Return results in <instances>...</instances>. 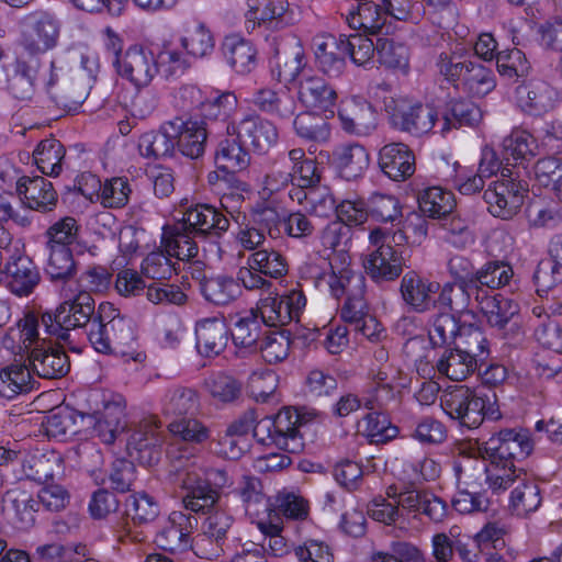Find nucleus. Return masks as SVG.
<instances>
[{"mask_svg":"<svg viewBox=\"0 0 562 562\" xmlns=\"http://www.w3.org/2000/svg\"><path fill=\"white\" fill-rule=\"evenodd\" d=\"M36 63L16 60L4 89L20 100H27L33 95L36 79Z\"/></svg>","mask_w":562,"mask_h":562,"instance_id":"52","label":"nucleus"},{"mask_svg":"<svg viewBox=\"0 0 562 562\" xmlns=\"http://www.w3.org/2000/svg\"><path fill=\"white\" fill-rule=\"evenodd\" d=\"M247 263L263 276L273 279L284 276L288 271L284 257L276 250H257L247 258Z\"/></svg>","mask_w":562,"mask_h":562,"instance_id":"62","label":"nucleus"},{"mask_svg":"<svg viewBox=\"0 0 562 562\" xmlns=\"http://www.w3.org/2000/svg\"><path fill=\"white\" fill-rule=\"evenodd\" d=\"M435 67L448 82L456 88L461 86L474 97H484L495 88L493 71L482 64L441 53L436 58Z\"/></svg>","mask_w":562,"mask_h":562,"instance_id":"6","label":"nucleus"},{"mask_svg":"<svg viewBox=\"0 0 562 562\" xmlns=\"http://www.w3.org/2000/svg\"><path fill=\"white\" fill-rule=\"evenodd\" d=\"M170 125L173 126L172 140L175 149L177 148L183 156L196 159L204 154L207 130L205 122L194 119L173 117Z\"/></svg>","mask_w":562,"mask_h":562,"instance_id":"20","label":"nucleus"},{"mask_svg":"<svg viewBox=\"0 0 562 562\" xmlns=\"http://www.w3.org/2000/svg\"><path fill=\"white\" fill-rule=\"evenodd\" d=\"M387 21L389 19L384 10L375 2L368 0L359 2L357 8L350 10L346 15V22L351 29L370 34H375L383 30H385V33H390L392 26Z\"/></svg>","mask_w":562,"mask_h":562,"instance_id":"29","label":"nucleus"},{"mask_svg":"<svg viewBox=\"0 0 562 562\" xmlns=\"http://www.w3.org/2000/svg\"><path fill=\"white\" fill-rule=\"evenodd\" d=\"M157 420H145L139 425V428L132 434L127 442L130 456L137 459L139 462L144 461L143 453L153 448H157L161 443V436Z\"/></svg>","mask_w":562,"mask_h":562,"instance_id":"55","label":"nucleus"},{"mask_svg":"<svg viewBox=\"0 0 562 562\" xmlns=\"http://www.w3.org/2000/svg\"><path fill=\"white\" fill-rule=\"evenodd\" d=\"M294 187L292 189H308L321 183L322 173L314 159L306 158L302 148H293L288 153Z\"/></svg>","mask_w":562,"mask_h":562,"instance_id":"45","label":"nucleus"},{"mask_svg":"<svg viewBox=\"0 0 562 562\" xmlns=\"http://www.w3.org/2000/svg\"><path fill=\"white\" fill-rule=\"evenodd\" d=\"M157 74L164 78H178L191 67V60L181 46L171 41L164 42L155 55Z\"/></svg>","mask_w":562,"mask_h":562,"instance_id":"42","label":"nucleus"},{"mask_svg":"<svg viewBox=\"0 0 562 562\" xmlns=\"http://www.w3.org/2000/svg\"><path fill=\"white\" fill-rule=\"evenodd\" d=\"M261 319L256 311L251 308L237 316L232 330V339L236 346L250 348L256 346L261 336Z\"/></svg>","mask_w":562,"mask_h":562,"instance_id":"53","label":"nucleus"},{"mask_svg":"<svg viewBox=\"0 0 562 562\" xmlns=\"http://www.w3.org/2000/svg\"><path fill=\"white\" fill-rule=\"evenodd\" d=\"M454 348L469 352L484 364L490 355L483 330L473 324L461 325Z\"/></svg>","mask_w":562,"mask_h":562,"instance_id":"57","label":"nucleus"},{"mask_svg":"<svg viewBox=\"0 0 562 562\" xmlns=\"http://www.w3.org/2000/svg\"><path fill=\"white\" fill-rule=\"evenodd\" d=\"M94 313V300L88 291L79 292L72 300L63 302L55 313L45 312L41 322L34 315H26L16 327H11L3 338V347L14 355L29 353L32 346L41 347L38 327L58 339H68V331L87 325Z\"/></svg>","mask_w":562,"mask_h":562,"instance_id":"1","label":"nucleus"},{"mask_svg":"<svg viewBox=\"0 0 562 562\" xmlns=\"http://www.w3.org/2000/svg\"><path fill=\"white\" fill-rule=\"evenodd\" d=\"M179 42L189 58H203L214 49L211 31L200 22L187 23Z\"/></svg>","mask_w":562,"mask_h":562,"instance_id":"43","label":"nucleus"},{"mask_svg":"<svg viewBox=\"0 0 562 562\" xmlns=\"http://www.w3.org/2000/svg\"><path fill=\"white\" fill-rule=\"evenodd\" d=\"M326 268L311 262L306 273L319 291H327L335 299L346 296L341 307V318L350 324H359L368 316L369 308L364 300L366 279L352 268L351 256L346 250H334L324 262Z\"/></svg>","mask_w":562,"mask_h":562,"instance_id":"2","label":"nucleus"},{"mask_svg":"<svg viewBox=\"0 0 562 562\" xmlns=\"http://www.w3.org/2000/svg\"><path fill=\"white\" fill-rule=\"evenodd\" d=\"M304 47L299 37L289 35L277 45L276 54L270 60L271 75L279 82H299L303 72H310L307 68Z\"/></svg>","mask_w":562,"mask_h":562,"instance_id":"12","label":"nucleus"},{"mask_svg":"<svg viewBox=\"0 0 562 562\" xmlns=\"http://www.w3.org/2000/svg\"><path fill=\"white\" fill-rule=\"evenodd\" d=\"M440 408L451 418L470 429L477 428L485 418L502 417L494 393H483L465 385L454 386L440 396Z\"/></svg>","mask_w":562,"mask_h":562,"instance_id":"4","label":"nucleus"},{"mask_svg":"<svg viewBox=\"0 0 562 562\" xmlns=\"http://www.w3.org/2000/svg\"><path fill=\"white\" fill-rule=\"evenodd\" d=\"M535 148V139L528 132L514 131L503 140V159L507 165L510 160L518 162L532 157Z\"/></svg>","mask_w":562,"mask_h":562,"instance_id":"64","label":"nucleus"},{"mask_svg":"<svg viewBox=\"0 0 562 562\" xmlns=\"http://www.w3.org/2000/svg\"><path fill=\"white\" fill-rule=\"evenodd\" d=\"M461 325L450 313H439L429 323L428 341L430 350H448L454 347Z\"/></svg>","mask_w":562,"mask_h":562,"instance_id":"44","label":"nucleus"},{"mask_svg":"<svg viewBox=\"0 0 562 562\" xmlns=\"http://www.w3.org/2000/svg\"><path fill=\"white\" fill-rule=\"evenodd\" d=\"M239 495L247 515L251 518L259 520L261 515L270 513L269 499L263 494L261 482L258 479L244 476Z\"/></svg>","mask_w":562,"mask_h":562,"instance_id":"54","label":"nucleus"},{"mask_svg":"<svg viewBox=\"0 0 562 562\" xmlns=\"http://www.w3.org/2000/svg\"><path fill=\"white\" fill-rule=\"evenodd\" d=\"M383 103L384 110L395 127L409 133L418 130L420 114L418 100L402 95H387Z\"/></svg>","mask_w":562,"mask_h":562,"instance_id":"32","label":"nucleus"},{"mask_svg":"<svg viewBox=\"0 0 562 562\" xmlns=\"http://www.w3.org/2000/svg\"><path fill=\"white\" fill-rule=\"evenodd\" d=\"M276 445L289 452H297L302 440L297 436L299 427L303 425V416L296 408L281 409L273 418Z\"/></svg>","mask_w":562,"mask_h":562,"instance_id":"31","label":"nucleus"},{"mask_svg":"<svg viewBox=\"0 0 562 562\" xmlns=\"http://www.w3.org/2000/svg\"><path fill=\"white\" fill-rule=\"evenodd\" d=\"M92 85L86 81L81 76L70 78L68 76H59L53 70L46 83L47 92L50 98L68 111H76L88 98Z\"/></svg>","mask_w":562,"mask_h":562,"instance_id":"19","label":"nucleus"},{"mask_svg":"<svg viewBox=\"0 0 562 562\" xmlns=\"http://www.w3.org/2000/svg\"><path fill=\"white\" fill-rule=\"evenodd\" d=\"M190 232L176 226L170 231H165L161 246L170 258L178 261H190L199 251L196 243L190 236Z\"/></svg>","mask_w":562,"mask_h":562,"instance_id":"48","label":"nucleus"},{"mask_svg":"<svg viewBox=\"0 0 562 562\" xmlns=\"http://www.w3.org/2000/svg\"><path fill=\"white\" fill-rule=\"evenodd\" d=\"M175 218L183 231L195 235L221 236L229 227L228 218L216 207L209 204H190L182 200L175 211Z\"/></svg>","mask_w":562,"mask_h":562,"instance_id":"11","label":"nucleus"},{"mask_svg":"<svg viewBox=\"0 0 562 562\" xmlns=\"http://www.w3.org/2000/svg\"><path fill=\"white\" fill-rule=\"evenodd\" d=\"M190 532V517L182 512H172L157 533L156 543L166 551H180L188 547Z\"/></svg>","mask_w":562,"mask_h":562,"instance_id":"34","label":"nucleus"},{"mask_svg":"<svg viewBox=\"0 0 562 562\" xmlns=\"http://www.w3.org/2000/svg\"><path fill=\"white\" fill-rule=\"evenodd\" d=\"M334 158L340 176L346 180L362 177L370 165L368 150L357 143L337 148Z\"/></svg>","mask_w":562,"mask_h":562,"instance_id":"38","label":"nucleus"},{"mask_svg":"<svg viewBox=\"0 0 562 562\" xmlns=\"http://www.w3.org/2000/svg\"><path fill=\"white\" fill-rule=\"evenodd\" d=\"M456 207L454 195L442 187L424 189V216L431 220H445Z\"/></svg>","mask_w":562,"mask_h":562,"instance_id":"56","label":"nucleus"},{"mask_svg":"<svg viewBox=\"0 0 562 562\" xmlns=\"http://www.w3.org/2000/svg\"><path fill=\"white\" fill-rule=\"evenodd\" d=\"M337 116L341 128L351 135L367 136L376 127V115L372 105L362 97L342 98Z\"/></svg>","mask_w":562,"mask_h":562,"instance_id":"17","label":"nucleus"},{"mask_svg":"<svg viewBox=\"0 0 562 562\" xmlns=\"http://www.w3.org/2000/svg\"><path fill=\"white\" fill-rule=\"evenodd\" d=\"M476 303L491 328L503 338L518 340L522 336V327L518 319V304L501 294L491 295L487 290L476 293Z\"/></svg>","mask_w":562,"mask_h":562,"instance_id":"7","label":"nucleus"},{"mask_svg":"<svg viewBox=\"0 0 562 562\" xmlns=\"http://www.w3.org/2000/svg\"><path fill=\"white\" fill-rule=\"evenodd\" d=\"M173 471L175 482L187 492L182 498L183 505L193 513H204L217 502L218 494L210 483L213 475L221 479L215 481L216 485L226 483L222 471H207L198 457L181 456L173 464Z\"/></svg>","mask_w":562,"mask_h":562,"instance_id":"3","label":"nucleus"},{"mask_svg":"<svg viewBox=\"0 0 562 562\" xmlns=\"http://www.w3.org/2000/svg\"><path fill=\"white\" fill-rule=\"evenodd\" d=\"M316 61L321 69L331 77L342 74L346 66V48L344 35L318 34L312 42Z\"/></svg>","mask_w":562,"mask_h":562,"instance_id":"23","label":"nucleus"},{"mask_svg":"<svg viewBox=\"0 0 562 562\" xmlns=\"http://www.w3.org/2000/svg\"><path fill=\"white\" fill-rule=\"evenodd\" d=\"M358 432L369 439L371 443H385L394 439L398 429L392 425L386 415L369 413L358 422Z\"/></svg>","mask_w":562,"mask_h":562,"instance_id":"49","label":"nucleus"},{"mask_svg":"<svg viewBox=\"0 0 562 562\" xmlns=\"http://www.w3.org/2000/svg\"><path fill=\"white\" fill-rule=\"evenodd\" d=\"M386 494L396 499L401 514V529H418L420 519L422 491L417 482H398L387 487Z\"/></svg>","mask_w":562,"mask_h":562,"instance_id":"22","label":"nucleus"},{"mask_svg":"<svg viewBox=\"0 0 562 562\" xmlns=\"http://www.w3.org/2000/svg\"><path fill=\"white\" fill-rule=\"evenodd\" d=\"M7 273L11 277L10 289L19 296L31 294L41 280L35 263L26 256H19L7 265Z\"/></svg>","mask_w":562,"mask_h":562,"instance_id":"39","label":"nucleus"},{"mask_svg":"<svg viewBox=\"0 0 562 562\" xmlns=\"http://www.w3.org/2000/svg\"><path fill=\"white\" fill-rule=\"evenodd\" d=\"M31 389V373L23 364H12L0 371V396L11 400Z\"/></svg>","mask_w":562,"mask_h":562,"instance_id":"59","label":"nucleus"},{"mask_svg":"<svg viewBox=\"0 0 562 562\" xmlns=\"http://www.w3.org/2000/svg\"><path fill=\"white\" fill-rule=\"evenodd\" d=\"M203 296L217 305L234 301L240 293L238 283L229 277L217 276L205 279L201 284Z\"/></svg>","mask_w":562,"mask_h":562,"instance_id":"58","label":"nucleus"},{"mask_svg":"<svg viewBox=\"0 0 562 562\" xmlns=\"http://www.w3.org/2000/svg\"><path fill=\"white\" fill-rule=\"evenodd\" d=\"M226 133L259 155L268 153L279 138L276 125L254 112L228 122Z\"/></svg>","mask_w":562,"mask_h":562,"instance_id":"10","label":"nucleus"},{"mask_svg":"<svg viewBox=\"0 0 562 562\" xmlns=\"http://www.w3.org/2000/svg\"><path fill=\"white\" fill-rule=\"evenodd\" d=\"M532 450L530 434L522 428L502 429L480 447L482 457L491 463L509 465H515L516 460L527 458Z\"/></svg>","mask_w":562,"mask_h":562,"instance_id":"8","label":"nucleus"},{"mask_svg":"<svg viewBox=\"0 0 562 562\" xmlns=\"http://www.w3.org/2000/svg\"><path fill=\"white\" fill-rule=\"evenodd\" d=\"M196 349L201 356L216 357L227 347L229 330L224 319L209 317L195 325Z\"/></svg>","mask_w":562,"mask_h":562,"instance_id":"25","label":"nucleus"},{"mask_svg":"<svg viewBox=\"0 0 562 562\" xmlns=\"http://www.w3.org/2000/svg\"><path fill=\"white\" fill-rule=\"evenodd\" d=\"M126 401L117 393H103L100 407L82 416L92 435L105 445L114 442L117 434L124 429Z\"/></svg>","mask_w":562,"mask_h":562,"instance_id":"9","label":"nucleus"},{"mask_svg":"<svg viewBox=\"0 0 562 562\" xmlns=\"http://www.w3.org/2000/svg\"><path fill=\"white\" fill-rule=\"evenodd\" d=\"M516 98L524 112L539 116L555 108L558 92L547 81L532 79L516 88Z\"/></svg>","mask_w":562,"mask_h":562,"instance_id":"21","label":"nucleus"},{"mask_svg":"<svg viewBox=\"0 0 562 562\" xmlns=\"http://www.w3.org/2000/svg\"><path fill=\"white\" fill-rule=\"evenodd\" d=\"M249 103L261 112L277 115L281 119L291 117L295 111L294 100L283 90L276 91L270 88H260L254 92Z\"/></svg>","mask_w":562,"mask_h":562,"instance_id":"40","label":"nucleus"},{"mask_svg":"<svg viewBox=\"0 0 562 562\" xmlns=\"http://www.w3.org/2000/svg\"><path fill=\"white\" fill-rule=\"evenodd\" d=\"M65 150L55 138L43 139L33 151V159L38 170L47 176H57L61 171Z\"/></svg>","mask_w":562,"mask_h":562,"instance_id":"51","label":"nucleus"},{"mask_svg":"<svg viewBox=\"0 0 562 562\" xmlns=\"http://www.w3.org/2000/svg\"><path fill=\"white\" fill-rule=\"evenodd\" d=\"M306 297L300 290H292L286 295H272L269 292L267 296L261 297L257 304L262 324L269 327L285 326L291 322H297L304 307Z\"/></svg>","mask_w":562,"mask_h":562,"instance_id":"13","label":"nucleus"},{"mask_svg":"<svg viewBox=\"0 0 562 562\" xmlns=\"http://www.w3.org/2000/svg\"><path fill=\"white\" fill-rule=\"evenodd\" d=\"M542 503L537 481L525 471L518 472V481L510 493V506L518 516L536 512Z\"/></svg>","mask_w":562,"mask_h":562,"instance_id":"37","label":"nucleus"},{"mask_svg":"<svg viewBox=\"0 0 562 562\" xmlns=\"http://www.w3.org/2000/svg\"><path fill=\"white\" fill-rule=\"evenodd\" d=\"M32 369L44 379H56L65 375L70 368L64 350L43 339L41 347H34L30 355Z\"/></svg>","mask_w":562,"mask_h":562,"instance_id":"27","label":"nucleus"},{"mask_svg":"<svg viewBox=\"0 0 562 562\" xmlns=\"http://www.w3.org/2000/svg\"><path fill=\"white\" fill-rule=\"evenodd\" d=\"M155 54L139 45L130 46L113 61L117 75L135 88H145L157 76Z\"/></svg>","mask_w":562,"mask_h":562,"instance_id":"15","label":"nucleus"},{"mask_svg":"<svg viewBox=\"0 0 562 562\" xmlns=\"http://www.w3.org/2000/svg\"><path fill=\"white\" fill-rule=\"evenodd\" d=\"M49 255L45 271L52 280H67L76 272V263L68 247L54 245L47 247Z\"/></svg>","mask_w":562,"mask_h":562,"instance_id":"61","label":"nucleus"},{"mask_svg":"<svg viewBox=\"0 0 562 562\" xmlns=\"http://www.w3.org/2000/svg\"><path fill=\"white\" fill-rule=\"evenodd\" d=\"M315 112L307 110L296 115L293 122L295 133L306 140L326 143L331 135L330 125L327 122L328 115L322 117L316 115Z\"/></svg>","mask_w":562,"mask_h":562,"instance_id":"47","label":"nucleus"},{"mask_svg":"<svg viewBox=\"0 0 562 562\" xmlns=\"http://www.w3.org/2000/svg\"><path fill=\"white\" fill-rule=\"evenodd\" d=\"M18 193L27 207L36 211H50L57 202V193L52 182L43 177L19 181Z\"/></svg>","mask_w":562,"mask_h":562,"instance_id":"30","label":"nucleus"},{"mask_svg":"<svg viewBox=\"0 0 562 562\" xmlns=\"http://www.w3.org/2000/svg\"><path fill=\"white\" fill-rule=\"evenodd\" d=\"M525 187L520 181H494L484 191V200L490 213L502 220H509L524 204Z\"/></svg>","mask_w":562,"mask_h":562,"instance_id":"18","label":"nucleus"},{"mask_svg":"<svg viewBox=\"0 0 562 562\" xmlns=\"http://www.w3.org/2000/svg\"><path fill=\"white\" fill-rule=\"evenodd\" d=\"M300 103L307 110L321 113H329L334 116V106L337 101L336 90L319 75L313 70L303 72L295 86Z\"/></svg>","mask_w":562,"mask_h":562,"instance_id":"16","label":"nucleus"},{"mask_svg":"<svg viewBox=\"0 0 562 562\" xmlns=\"http://www.w3.org/2000/svg\"><path fill=\"white\" fill-rule=\"evenodd\" d=\"M126 513L134 524L144 525L154 521L159 516L160 507L150 495L136 493L127 498Z\"/></svg>","mask_w":562,"mask_h":562,"instance_id":"63","label":"nucleus"},{"mask_svg":"<svg viewBox=\"0 0 562 562\" xmlns=\"http://www.w3.org/2000/svg\"><path fill=\"white\" fill-rule=\"evenodd\" d=\"M173 131L170 121H166L159 126L158 131L143 133L137 143L139 154L146 158L172 156L175 146L171 133Z\"/></svg>","mask_w":562,"mask_h":562,"instance_id":"41","label":"nucleus"},{"mask_svg":"<svg viewBox=\"0 0 562 562\" xmlns=\"http://www.w3.org/2000/svg\"><path fill=\"white\" fill-rule=\"evenodd\" d=\"M379 166L390 179L404 181L415 172V156L406 145L391 143L380 149Z\"/></svg>","mask_w":562,"mask_h":562,"instance_id":"26","label":"nucleus"},{"mask_svg":"<svg viewBox=\"0 0 562 562\" xmlns=\"http://www.w3.org/2000/svg\"><path fill=\"white\" fill-rule=\"evenodd\" d=\"M376 55L380 64L385 67L401 70L404 74L408 71L409 53L405 45L380 37L376 43Z\"/></svg>","mask_w":562,"mask_h":562,"instance_id":"60","label":"nucleus"},{"mask_svg":"<svg viewBox=\"0 0 562 562\" xmlns=\"http://www.w3.org/2000/svg\"><path fill=\"white\" fill-rule=\"evenodd\" d=\"M409 231L419 235V228L411 224L394 233L383 228L371 231L369 240L376 248L367 257L364 268L374 281H392L400 277L404 266L400 245L408 239Z\"/></svg>","mask_w":562,"mask_h":562,"instance_id":"5","label":"nucleus"},{"mask_svg":"<svg viewBox=\"0 0 562 562\" xmlns=\"http://www.w3.org/2000/svg\"><path fill=\"white\" fill-rule=\"evenodd\" d=\"M424 360L427 363H436V368L447 378L453 381H463L476 370L481 371L485 366L476 358L470 356L467 351H461L454 347L445 350L440 358L436 356L430 357V350L424 355Z\"/></svg>","mask_w":562,"mask_h":562,"instance_id":"24","label":"nucleus"},{"mask_svg":"<svg viewBox=\"0 0 562 562\" xmlns=\"http://www.w3.org/2000/svg\"><path fill=\"white\" fill-rule=\"evenodd\" d=\"M249 148L236 139L226 138L218 144L215 161L226 172H237L250 164Z\"/></svg>","mask_w":562,"mask_h":562,"instance_id":"46","label":"nucleus"},{"mask_svg":"<svg viewBox=\"0 0 562 562\" xmlns=\"http://www.w3.org/2000/svg\"><path fill=\"white\" fill-rule=\"evenodd\" d=\"M60 22L47 11H36L22 22L21 43L32 54L44 53L53 48L58 41Z\"/></svg>","mask_w":562,"mask_h":562,"instance_id":"14","label":"nucleus"},{"mask_svg":"<svg viewBox=\"0 0 562 562\" xmlns=\"http://www.w3.org/2000/svg\"><path fill=\"white\" fill-rule=\"evenodd\" d=\"M222 52L226 63L237 74H248L257 65V50L254 45L244 37L233 34L224 38Z\"/></svg>","mask_w":562,"mask_h":562,"instance_id":"33","label":"nucleus"},{"mask_svg":"<svg viewBox=\"0 0 562 562\" xmlns=\"http://www.w3.org/2000/svg\"><path fill=\"white\" fill-rule=\"evenodd\" d=\"M475 285L481 290H496L510 285L514 271L505 261H488L476 270Z\"/></svg>","mask_w":562,"mask_h":562,"instance_id":"50","label":"nucleus"},{"mask_svg":"<svg viewBox=\"0 0 562 562\" xmlns=\"http://www.w3.org/2000/svg\"><path fill=\"white\" fill-rule=\"evenodd\" d=\"M200 395L196 390L175 385L169 387L161 398V413L166 417L180 418L199 411Z\"/></svg>","mask_w":562,"mask_h":562,"instance_id":"35","label":"nucleus"},{"mask_svg":"<svg viewBox=\"0 0 562 562\" xmlns=\"http://www.w3.org/2000/svg\"><path fill=\"white\" fill-rule=\"evenodd\" d=\"M289 196L307 213L318 217H328L336 209L330 188L321 183L308 189H291Z\"/></svg>","mask_w":562,"mask_h":562,"instance_id":"28","label":"nucleus"},{"mask_svg":"<svg viewBox=\"0 0 562 562\" xmlns=\"http://www.w3.org/2000/svg\"><path fill=\"white\" fill-rule=\"evenodd\" d=\"M200 116L201 122H226L231 115L235 112L238 105L237 97L231 91H221L212 87H206V93L204 97Z\"/></svg>","mask_w":562,"mask_h":562,"instance_id":"36","label":"nucleus"}]
</instances>
